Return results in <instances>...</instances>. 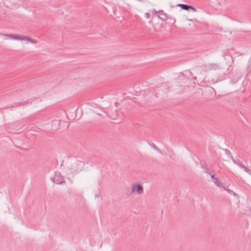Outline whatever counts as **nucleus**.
<instances>
[{
    "label": "nucleus",
    "instance_id": "1",
    "mask_svg": "<svg viewBox=\"0 0 251 251\" xmlns=\"http://www.w3.org/2000/svg\"><path fill=\"white\" fill-rule=\"evenodd\" d=\"M138 193H141L143 191L142 187L140 185H137L136 186L133 187V191H135Z\"/></svg>",
    "mask_w": 251,
    "mask_h": 251
},
{
    "label": "nucleus",
    "instance_id": "2",
    "mask_svg": "<svg viewBox=\"0 0 251 251\" xmlns=\"http://www.w3.org/2000/svg\"><path fill=\"white\" fill-rule=\"evenodd\" d=\"M180 6L183 9H185V10H188L189 8H192V7L187 5H185V4H181Z\"/></svg>",
    "mask_w": 251,
    "mask_h": 251
}]
</instances>
